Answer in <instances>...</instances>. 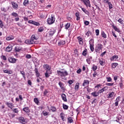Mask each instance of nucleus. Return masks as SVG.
I'll list each match as a JSON object with an SVG mask.
<instances>
[{"mask_svg":"<svg viewBox=\"0 0 124 124\" xmlns=\"http://www.w3.org/2000/svg\"><path fill=\"white\" fill-rule=\"evenodd\" d=\"M57 74L59 77H61L63 79V77H65V76H67L68 75V73L66 70L64 71H57Z\"/></svg>","mask_w":124,"mask_h":124,"instance_id":"obj_1","label":"nucleus"},{"mask_svg":"<svg viewBox=\"0 0 124 124\" xmlns=\"http://www.w3.org/2000/svg\"><path fill=\"white\" fill-rule=\"evenodd\" d=\"M55 21H56L55 16L51 15L50 17L47 18V23L48 25H53L55 23Z\"/></svg>","mask_w":124,"mask_h":124,"instance_id":"obj_2","label":"nucleus"},{"mask_svg":"<svg viewBox=\"0 0 124 124\" xmlns=\"http://www.w3.org/2000/svg\"><path fill=\"white\" fill-rule=\"evenodd\" d=\"M25 43L26 44L31 45V44H38V42L33 41L31 38L30 40H25Z\"/></svg>","mask_w":124,"mask_h":124,"instance_id":"obj_3","label":"nucleus"},{"mask_svg":"<svg viewBox=\"0 0 124 124\" xmlns=\"http://www.w3.org/2000/svg\"><path fill=\"white\" fill-rule=\"evenodd\" d=\"M8 61L11 63H16V62H17V59L13 58V57H10L8 58Z\"/></svg>","mask_w":124,"mask_h":124,"instance_id":"obj_4","label":"nucleus"},{"mask_svg":"<svg viewBox=\"0 0 124 124\" xmlns=\"http://www.w3.org/2000/svg\"><path fill=\"white\" fill-rule=\"evenodd\" d=\"M18 120L21 124H27V122L26 119L23 117H20L18 118Z\"/></svg>","mask_w":124,"mask_h":124,"instance_id":"obj_5","label":"nucleus"},{"mask_svg":"<svg viewBox=\"0 0 124 124\" xmlns=\"http://www.w3.org/2000/svg\"><path fill=\"white\" fill-rule=\"evenodd\" d=\"M102 48H103V46H102V45L98 44L95 47V52H96V53L99 52L100 50H102Z\"/></svg>","mask_w":124,"mask_h":124,"instance_id":"obj_6","label":"nucleus"},{"mask_svg":"<svg viewBox=\"0 0 124 124\" xmlns=\"http://www.w3.org/2000/svg\"><path fill=\"white\" fill-rule=\"evenodd\" d=\"M89 44L91 52H93V51H94V47H93V40L89 41Z\"/></svg>","mask_w":124,"mask_h":124,"instance_id":"obj_7","label":"nucleus"},{"mask_svg":"<svg viewBox=\"0 0 124 124\" xmlns=\"http://www.w3.org/2000/svg\"><path fill=\"white\" fill-rule=\"evenodd\" d=\"M82 1L84 2L86 7H91L92 6L91 5L90 0H84Z\"/></svg>","mask_w":124,"mask_h":124,"instance_id":"obj_8","label":"nucleus"},{"mask_svg":"<svg viewBox=\"0 0 124 124\" xmlns=\"http://www.w3.org/2000/svg\"><path fill=\"white\" fill-rule=\"evenodd\" d=\"M77 38L80 45H83L84 44V40H83V38H82V37L78 36Z\"/></svg>","mask_w":124,"mask_h":124,"instance_id":"obj_9","label":"nucleus"},{"mask_svg":"<svg viewBox=\"0 0 124 124\" xmlns=\"http://www.w3.org/2000/svg\"><path fill=\"white\" fill-rule=\"evenodd\" d=\"M99 63H100V65L103 66L105 64V60L102 58H100L99 59Z\"/></svg>","mask_w":124,"mask_h":124,"instance_id":"obj_10","label":"nucleus"},{"mask_svg":"<svg viewBox=\"0 0 124 124\" xmlns=\"http://www.w3.org/2000/svg\"><path fill=\"white\" fill-rule=\"evenodd\" d=\"M47 109L49 112H51V111H52V112H56L57 111V108H56V107L53 106H51L50 107V108L49 106H47Z\"/></svg>","mask_w":124,"mask_h":124,"instance_id":"obj_11","label":"nucleus"},{"mask_svg":"<svg viewBox=\"0 0 124 124\" xmlns=\"http://www.w3.org/2000/svg\"><path fill=\"white\" fill-rule=\"evenodd\" d=\"M11 4L12 5V7L14 9H18V4L15 2V1H12Z\"/></svg>","mask_w":124,"mask_h":124,"instance_id":"obj_12","label":"nucleus"},{"mask_svg":"<svg viewBox=\"0 0 124 124\" xmlns=\"http://www.w3.org/2000/svg\"><path fill=\"white\" fill-rule=\"evenodd\" d=\"M115 92L110 93L108 94L107 95L108 98H113V97H115Z\"/></svg>","mask_w":124,"mask_h":124,"instance_id":"obj_13","label":"nucleus"},{"mask_svg":"<svg viewBox=\"0 0 124 124\" xmlns=\"http://www.w3.org/2000/svg\"><path fill=\"white\" fill-rule=\"evenodd\" d=\"M120 98H121L120 96H118L116 98L115 100V102L114 103V105L116 107L119 106V102H120Z\"/></svg>","mask_w":124,"mask_h":124,"instance_id":"obj_14","label":"nucleus"},{"mask_svg":"<svg viewBox=\"0 0 124 124\" xmlns=\"http://www.w3.org/2000/svg\"><path fill=\"white\" fill-rule=\"evenodd\" d=\"M90 84V81L88 80L84 79L83 81V83H82V86L83 87H87V86H89Z\"/></svg>","mask_w":124,"mask_h":124,"instance_id":"obj_15","label":"nucleus"},{"mask_svg":"<svg viewBox=\"0 0 124 124\" xmlns=\"http://www.w3.org/2000/svg\"><path fill=\"white\" fill-rule=\"evenodd\" d=\"M6 105H7L9 108H10L11 110H13V107H14V106H13V104H12V103H8L7 102L6 103Z\"/></svg>","mask_w":124,"mask_h":124,"instance_id":"obj_16","label":"nucleus"},{"mask_svg":"<svg viewBox=\"0 0 124 124\" xmlns=\"http://www.w3.org/2000/svg\"><path fill=\"white\" fill-rule=\"evenodd\" d=\"M55 32H56V30L52 29H50L49 32V35L50 36H53L54 34H55Z\"/></svg>","mask_w":124,"mask_h":124,"instance_id":"obj_17","label":"nucleus"},{"mask_svg":"<svg viewBox=\"0 0 124 124\" xmlns=\"http://www.w3.org/2000/svg\"><path fill=\"white\" fill-rule=\"evenodd\" d=\"M44 68H45V70H46V71H50V70H51V67L48 65V64H44Z\"/></svg>","mask_w":124,"mask_h":124,"instance_id":"obj_18","label":"nucleus"},{"mask_svg":"<svg viewBox=\"0 0 124 124\" xmlns=\"http://www.w3.org/2000/svg\"><path fill=\"white\" fill-rule=\"evenodd\" d=\"M61 97L64 102H67V99H66V95L64 93L61 94Z\"/></svg>","mask_w":124,"mask_h":124,"instance_id":"obj_19","label":"nucleus"},{"mask_svg":"<svg viewBox=\"0 0 124 124\" xmlns=\"http://www.w3.org/2000/svg\"><path fill=\"white\" fill-rule=\"evenodd\" d=\"M108 90V87L106 86L102 88V89L98 91V93H103V92H105V91H107Z\"/></svg>","mask_w":124,"mask_h":124,"instance_id":"obj_20","label":"nucleus"},{"mask_svg":"<svg viewBox=\"0 0 124 124\" xmlns=\"http://www.w3.org/2000/svg\"><path fill=\"white\" fill-rule=\"evenodd\" d=\"M13 46L11 45H9L6 48V52H11L12 51Z\"/></svg>","mask_w":124,"mask_h":124,"instance_id":"obj_21","label":"nucleus"},{"mask_svg":"<svg viewBox=\"0 0 124 124\" xmlns=\"http://www.w3.org/2000/svg\"><path fill=\"white\" fill-rule=\"evenodd\" d=\"M58 46H63V45H65V41L64 40H60V42H58Z\"/></svg>","mask_w":124,"mask_h":124,"instance_id":"obj_22","label":"nucleus"},{"mask_svg":"<svg viewBox=\"0 0 124 124\" xmlns=\"http://www.w3.org/2000/svg\"><path fill=\"white\" fill-rule=\"evenodd\" d=\"M118 59H119L118 55H114L110 58V60L111 62H113V61H116Z\"/></svg>","mask_w":124,"mask_h":124,"instance_id":"obj_23","label":"nucleus"},{"mask_svg":"<svg viewBox=\"0 0 124 124\" xmlns=\"http://www.w3.org/2000/svg\"><path fill=\"white\" fill-rule=\"evenodd\" d=\"M8 115L10 117V119H13V118H15V116H16V114L13 112H9Z\"/></svg>","mask_w":124,"mask_h":124,"instance_id":"obj_24","label":"nucleus"},{"mask_svg":"<svg viewBox=\"0 0 124 124\" xmlns=\"http://www.w3.org/2000/svg\"><path fill=\"white\" fill-rule=\"evenodd\" d=\"M76 16L77 17L76 20L77 21H79L81 19V16L80 15V13L77 12L75 14Z\"/></svg>","mask_w":124,"mask_h":124,"instance_id":"obj_25","label":"nucleus"},{"mask_svg":"<svg viewBox=\"0 0 124 124\" xmlns=\"http://www.w3.org/2000/svg\"><path fill=\"white\" fill-rule=\"evenodd\" d=\"M112 27L113 29L115 31H117V32H121V31H120V29L117 28V26H115V25L113 24L112 25Z\"/></svg>","mask_w":124,"mask_h":124,"instance_id":"obj_26","label":"nucleus"},{"mask_svg":"<svg viewBox=\"0 0 124 124\" xmlns=\"http://www.w3.org/2000/svg\"><path fill=\"white\" fill-rule=\"evenodd\" d=\"M105 3H108L109 9H112V8H113V5L112 4V3H111V2H109V1H105Z\"/></svg>","mask_w":124,"mask_h":124,"instance_id":"obj_27","label":"nucleus"},{"mask_svg":"<svg viewBox=\"0 0 124 124\" xmlns=\"http://www.w3.org/2000/svg\"><path fill=\"white\" fill-rule=\"evenodd\" d=\"M59 85L61 89V90H64V84H63V83L60 81L59 82Z\"/></svg>","mask_w":124,"mask_h":124,"instance_id":"obj_28","label":"nucleus"},{"mask_svg":"<svg viewBox=\"0 0 124 124\" xmlns=\"http://www.w3.org/2000/svg\"><path fill=\"white\" fill-rule=\"evenodd\" d=\"M93 59V57L89 56L88 58L86 59V62L87 63L90 64L91 63V62H92V60Z\"/></svg>","mask_w":124,"mask_h":124,"instance_id":"obj_29","label":"nucleus"},{"mask_svg":"<svg viewBox=\"0 0 124 124\" xmlns=\"http://www.w3.org/2000/svg\"><path fill=\"white\" fill-rule=\"evenodd\" d=\"M23 111L25 112V113H30L31 112V110H30V108L29 107H25L23 108Z\"/></svg>","mask_w":124,"mask_h":124,"instance_id":"obj_30","label":"nucleus"},{"mask_svg":"<svg viewBox=\"0 0 124 124\" xmlns=\"http://www.w3.org/2000/svg\"><path fill=\"white\" fill-rule=\"evenodd\" d=\"M14 39V36L11 35L8 36L6 38V40H7V41H9L10 40H13Z\"/></svg>","mask_w":124,"mask_h":124,"instance_id":"obj_31","label":"nucleus"},{"mask_svg":"<svg viewBox=\"0 0 124 124\" xmlns=\"http://www.w3.org/2000/svg\"><path fill=\"white\" fill-rule=\"evenodd\" d=\"M87 55H88V49L85 48L82 52V56H84V57H86Z\"/></svg>","mask_w":124,"mask_h":124,"instance_id":"obj_32","label":"nucleus"},{"mask_svg":"<svg viewBox=\"0 0 124 124\" xmlns=\"http://www.w3.org/2000/svg\"><path fill=\"white\" fill-rule=\"evenodd\" d=\"M91 94L94 97H96V96H98V95H99V93H98H98H97L96 92H94L92 93Z\"/></svg>","mask_w":124,"mask_h":124,"instance_id":"obj_33","label":"nucleus"},{"mask_svg":"<svg viewBox=\"0 0 124 124\" xmlns=\"http://www.w3.org/2000/svg\"><path fill=\"white\" fill-rule=\"evenodd\" d=\"M52 74L51 73H49L48 71H46L45 74L46 78H49V77H50V74Z\"/></svg>","mask_w":124,"mask_h":124,"instance_id":"obj_34","label":"nucleus"},{"mask_svg":"<svg viewBox=\"0 0 124 124\" xmlns=\"http://www.w3.org/2000/svg\"><path fill=\"white\" fill-rule=\"evenodd\" d=\"M79 85H80L79 82H77L76 84V85L75 86V91H76V92L78 91V90H79Z\"/></svg>","mask_w":124,"mask_h":124,"instance_id":"obj_35","label":"nucleus"},{"mask_svg":"<svg viewBox=\"0 0 124 124\" xmlns=\"http://www.w3.org/2000/svg\"><path fill=\"white\" fill-rule=\"evenodd\" d=\"M15 50L16 52H20L22 50V47L21 46H16Z\"/></svg>","mask_w":124,"mask_h":124,"instance_id":"obj_36","label":"nucleus"},{"mask_svg":"<svg viewBox=\"0 0 124 124\" xmlns=\"http://www.w3.org/2000/svg\"><path fill=\"white\" fill-rule=\"evenodd\" d=\"M70 28V23L68 22L65 25V30H68Z\"/></svg>","mask_w":124,"mask_h":124,"instance_id":"obj_37","label":"nucleus"},{"mask_svg":"<svg viewBox=\"0 0 124 124\" xmlns=\"http://www.w3.org/2000/svg\"><path fill=\"white\" fill-rule=\"evenodd\" d=\"M101 34L102 37H103L104 38H107V35H106V33H105V32H104V31H102Z\"/></svg>","mask_w":124,"mask_h":124,"instance_id":"obj_38","label":"nucleus"},{"mask_svg":"<svg viewBox=\"0 0 124 124\" xmlns=\"http://www.w3.org/2000/svg\"><path fill=\"white\" fill-rule=\"evenodd\" d=\"M81 10H82V11H83V12H84V13H85V14H87V15H90V12H89L88 11H87V10H86V9H85L84 8H82Z\"/></svg>","mask_w":124,"mask_h":124,"instance_id":"obj_39","label":"nucleus"},{"mask_svg":"<svg viewBox=\"0 0 124 124\" xmlns=\"http://www.w3.org/2000/svg\"><path fill=\"white\" fill-rule=\"evenodd\" d=\"M118 65L119 63H112L111 64V66L112 68H116V67H117V66H118Z\"/></svg>","mask_w":124,"mask_h":124,"instance_id":"obj_40","label":"nucleus"},{"mask_svg":"<svg viewBox=\"0 0 124 124\" xmlns=\"http://www.w3.org/2000/svg\"><path fill=\"white\" fill-rule=\"evenodd\" d=\"M119 87H120V88L121 89H122L124 87V84L123 83V80H121L118 84Z\"/></svg>","mask_w":124,"mask_h":124,"instance_id":"obj_41","label":"nucleus"},{"mask_svg":"<svg viewBox=\"0 0 124 124\" xmlns=\"http://www.w3.org/2000/svg\"><path fill=\"white\" fill-rule=\"evenodd\" d=\"M4 73H7V74H12V71H9L8 70H3Z\"/></svg>","mask_w":124,"mask_h":124,"instance_id":"obj_42","label":"nucleus"},{"mask_svg":"<svg viewBox=\"0 0 124 124\" xmlns=\"http://www.w3.org/2000/svg\"><path fill=\"white\" fill-rule=\"evenodd\" d=\"M34 102H35V103L36 104H37V105H38V104H39V100H38V98H34Z\"/></svg>","mask_w":124,"mask_h":124,"instance_id":"obj_43","label":"nucleus"},{"mask_svg":"<svg viewBox=\"0 0 124 124\" xmlns=\"http://www.w3.org/2000/svg\"><path fill=\"white\" fill-rule=\"evenodd\" d=\"M35 72L36 73V76L37 77H39L40 76V74L38 72V70H37L36 68L35 69Z\"/></svg>","mask_w":124,"mask_h":124,"instance_id":"obj_44","label":"nucleus"},{"mask_svg":"<svg viewBox=\"0 0 124 124\" xmlns=\"http://www.w3.org/2000/svg\"><path fill=\"white\" fill-rule=\"evenodd\" d=\"M12 16H13V17H15L16 18V17H19V15L18 14L13 12V13L11 14Z\"/></svg>","mask_w":124,"mask_h":124,"instance_id":"obj_45","label":"nucleus"},{"mask_svg":"<svg viewBox=\"0 0 124 124\" xmlns=\"http://www.w3.org/2000/svg\"><path fill=\"white\" fill-rule=\"evenodd\" d=\"M60 116L62 121H63V122H64L65 120L64 119V114H63V113H61Z\"/></svg>","mask_w":124,"mask_h":124,"instance_id":"obj_46","label":"nucleus"},{"mask_svg":"<svg viewBox=\"0 0 124 124\" xmlns=\"http://www.w3.org/2000/svg\"><path fill=\"white\" fill-rule=\"evenodd\" d=\"M31 38L32 39L33 41H34V40H37V39H38V38L36 37L35 35H32Z\"/></svg>","mask_w":124,"mask_h":124,"instance_id":"obj_47","label":"nucleus"},{"mask_svg":"<svg viewBox=\"0 0 124 124\" xmlns=\"http://www.w3.org/2000/svg\"><path fill=\"white\" fill-rule=\"evenodd\" d=\"M62 106H63V108L64 110H67V109H68V106H67L64 104H63Z\"/></svg>","mask_w":124,"mask_h":124,"instance_id":"obj_48","label":"nucleus"},{"mask_svg":"<svg viewBox=\"0 0 124 124\" xmlns=\"http://www.w3.org/2000/svg\"><path fill=\"white\" fill-rule=\"evenodd\" d=\"M44 31V28H43V27H41L39 28V29H38L39 32H42V31Z\"/></svg>","mask_w":124,"mask_h":124,"instance_id":"obj_49","label":"nucleus"},{"mask_svg":"<svg viewBox=\"0 0 124 124\" xmlns=\"http://www.w3.org/2000/svg\"><path fill=\"white\" fill-rule=\"evenodd\" d=\"M12 110L14 113H16V114H18V113H19V110H18V108H14V109H13Z\"/></svg>","mask_w":124,"mask_h":124,"instance_id":"obj_50","label":"nucleus"},{"mask_svg":"<svg viewBox=\"0 0 124 124\" xmlns=\"http://www.w3.org/2000/svg\"><path fill=\"white\" fill-rule=\"evenodd\" d=\"M29 3V0H24L23 2V5L26 6L27 4Z\"/></svg>","mask_w":124,"mask_h":124,"instance_id":"obj_51","label":"nucleus"},{"mask_svg":"<svg viewBox=\"0 0 124 124\" xmlns=\"http://www.w3.org/2000/svg\"><path fill=\"white\" fill-rule=\"evenodd\" d=\"M93 78H95V77H96V76H98V74H97V72H96V71H94V73L93 74Z\"/></svg>","mask_w":124,"mask_h":124,"instance_id":"obj_52","label":"nucleus"},{"mask_svg":"<svg viewBox=\"0 0 124 124\" xmlns=\"http://www.w3.org/2000/svg\"><path fill=\"white\" fill-rule=\"evenodd\" d=\"M92 69H93V71H95V70H96V69H97V66H95V65H94V64H93Z\"/></svg>","mask_w":124,"mask_h":124,"instance_id":"obj_53","label":"nucleus"},{"mask_svg":"<svg viewBox=\"0 0 124 124\" xmlns=\"http://www.w3.org/2000/svg\"><path fill=\"white\" fill-rule=\"evenodd\" d=\"M68 120V123H70V124H71V123H73V120L71 118V117H69L67 119Z\"/></svg>","mask_w":124,"mask_h":124,"instance_id":"obj_54","label":"nucleus"},{"mask_svg":"<svg viewBox=\"0 0 124 124\" xmlns=\"http://www.w3.org/2000/svg\"><path fill=\"white\" fill-rule=\"evenodd\" d=\"M3 27V22H2V21H1V20L0 19V28H1V29H2Z\"/></svg>","mask_w":124,"mask_h":124,"instance_id":"obj_55","label":"nucleus"},{"mask_svg":"<svg viewBox=\"0 0 124 124\" xmlns=\"http://www.w3.org/2000/svg\"><path fill=\"white\" fill-rule=\"evenodd\" d=\"M106 86L112 87V86H114V83H107L106 84Z\"/></svg>","mask_w":124,"mask_h":124,"instance_id":"obj_56","label":"nucleus"},{"mask_svg":"<svg viewBox=\"0 0 124 124\" xmlns=\"http://www.w3.org/2000/svg\"><path fill=\"white\" fill-rule=\"evenodd\" d=\"M1 59H2L3 61H6L7 60V59L6 58V56H5V55H2L1 56Z\"/></svg>","mask_w":124,"mask_h":124,"instance_id":"obj_57","label":"nucleus"},{"mask_svg":"<svg viewBox=\"0 0 124 124\" xmlns=\"http://www.w3.org/2000/svg\"><path fill=\"white\" fill-rule=\"evenodd\" d=\"M107 82H112V78L111 77L106 78Z\"/></svg>","mask_w":124,"mask_h":124,"instance_id":"obj_58","label":"nucleus"},{"mask_svg":"<svg viewBox=\"0 0 124 124\" xmlns=\"http://www.w3.org/2000/svg\"><path fill=\"white\" fill-rule=\"evenodd\" d=\"M20 74L22 75V76L24 79L26 78V74H25V72L24 71H20Z\"/></svg>","mask_w":124,"mask_h":124,"instance_id":"obj_59","label":"nucleus"},{"mask_svg":"<svg viewBox=\"0 0 124 124\" xmlns=\"http://www.w3.org/2000/svg\"><path fill=\"white\" fill-rule=\"evenodd\" d=\"M33 25H34V26H40V23H39V22L33 21Z\"/></svg>","mask_w":124,"mask_h":124,"instance_id":"obj_60","label":"nucleus"},{"mask_svg":"<svg viewBox=\"0 0 124 124\" xmlns=\"http://www.w3.org/2000/svg\"><path fill=\"white\" fill-rule=\"evenodd\" d=\"M26 58L27 59H31V54H27L26 55Z\"/></svg>","mask_w":124,"mask_h":124,"instance_id":"obj_61","label":"nucleus"},{"mask_svg":"<svg viewBox=\"0 0 124 124\" xmlns=\"http://www.w3.org/2000/svg\"><path fill=\"white\" fill-rule=\"evenodd\" d=\"M118 22H119V23H120V24H123L124 20H123L122 19V18H119L118 20Z\"/></svg>","mask_w":124,"mask_h":124,"instance_id":"obj_62","label":"nucleus"},{"mask_svg":"<svg viewBox=\"0 0 124 124\" xmlns=\"http://www.w3.org/2000/svg\"><path fill=\"white\" fill-rule=\"evenodd\" d=\"M95 33L97 36L99 35V30L98 29L95 30Z\"/></svg>","mask_w":124,"mask_h":124,"instance_id":"obj_63","label":"nucleus"},{"mask_svg":"<svg viewBox=\"0 0 124 124\" xmlns=\"http://www.w3.org/2000/svg\"><path fill=\"white\" fill-rule=\"evenodd\" d=\"M87 90L88 93H91V92L93 91V89L92 88H90L89 87L87 88Z\"/></svg>","mask_w":124,"mask_h":124,"instance_id":"obj_64","label":"nucleus"}]
</instances>
